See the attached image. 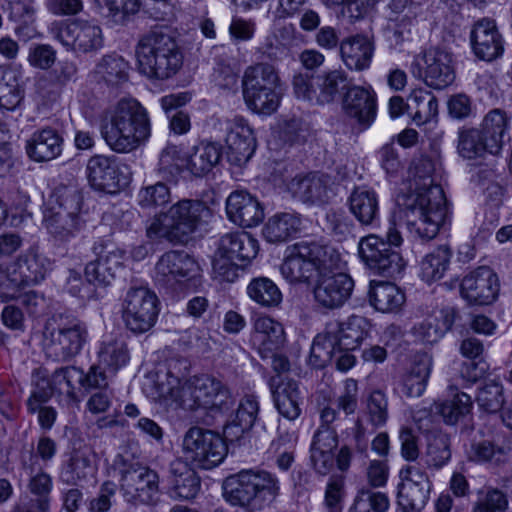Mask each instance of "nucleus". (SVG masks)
Wrapping results in <instances>:
<instances>
[{
  "label": "nucleus",
  "instance_id": "f257e3e1",
  "mask_svg": "<svg viewBox=\"0 0 512 512\" xmlns=\"http://www.w3.org/2000/svg\"><path fill=\"white\" fill-rule=\"evenodd\" d=\"M188 368V361L184 358L168 361L164 379L159 377L156 385L159 399L184 410L203 409L211 414H224L234 407L236 399L230 389L212 375H195L182 382Z\"/></svg>",
  "mask_w": 512,
  "mask_h": 512
},
{
  "label": "nucleus",
  "instance_id": "f03ea898",
  "mask_svg": "<svg viewBox=\"0 0 512 512\" xmlns=\"http://www.w3.org/2000/svg\"><path fill=\"white\" fill-rule=\"evenodd\" d=\"M100 128L106 144L116 153L135 151L151 135L148 111L136 98H121L106 110Z\"/></svg>",
  "mask_w": 512,
  "mask_h": 512
},
{
  "label": "nucleus",
  "instance_id": "7ed1b4c3",
  "mask_svg": "<svg viewBox=\"0 0 512 512\" xmlns=\"http://www.w3.org/2000/svg\"><path fill=\"white\" fill-rule=\"evenodd\" d=\"M212 218V210L202 200L183 198L154 215L146 228L151 240L185 244Z\"/></svg>",
  "mask_w": 512,
  "mask_h": 512
},
{
  "label": "nucleus",
  "instance_id": "20e7f679",
  "mask_svg": "<svg viewBox=\"0 0 512 512\" xmlns=\"http://www.w3.org/2000/svg\"><path fill=\"white\" fill-rule=\"evenodd\" d=\"M341 264V255L333 246L301 241L287 248L280 272L291 284L309 283L316 274L340 270Z\"/></svg>",
  "mask_w": 512,
  "mask_h": 512
},
{
  "label": "nucleus",
  "instance_id": "39448f33",
  "mask_svg": "<svg viewBox=\"0 0 512 512\" xmlns=\"http://www.w3.org/2000/svg\"><path fill=\"white\" fill-rule=\"evenodd\" d=\"M398 202L407 218L408 229L415 237L431 240L445 223L446 198L440 185H430L405 194Z\"/></svg>",
  "mask_w": 512,
  "mask_h": 512
},
{
  "label": "nucleus",
  "instance_id": "423d86ee",
  "mask_svg": "<svg viewBox=\"0 0 512 512\" xmlns=\"http://www.w3.org/2000/svg\"><path fill=\"white\" fill-rule=\"evenodd\" d=\"M136 57L139 72L151 79H168L183 63L179 45L163 27L141 36L136 46Z\"/></svg>",
  "mask_w": 512,
  "mask_h": 512
},
{
  "label": "nucleus",
  "instance_id": "0eeeda50",
  "mask_svg": "<svg viewBox=\"0 0 512 512\" xmlns=\"http://www.w3.org/2000/svg\"><path fill=\"white\" fill-rule=\"evenodd\" d=\"M279 492L278 478L265 470H242L227 477L223 483L225 499L248 512H257L268 507Z\"/></svg>",
  "mask_w": 512,
  "mask_h": 512
},
{
  "label": "nucleus",
  "instance_id": "6e6552de",
  "mask_svg": "<svg viewBox=\"0 0 512 512\" xmlns=\"http://www.w3.org/2000/svg\"><path fill=\"white\" fill-rule=\"evenodd\" d=\"M83 197L75 187H57L49 207L44 210L43 224L57 242H68L85 226Z\"/></svg>",
  "mask_w": 512,
  "mask_h": 512
},
{
  "label": "nucleus",
  "instance_id": "1a4fd4ad",
  "mask_svg": "<svg viewBox=\"0 0 512 512\" xmlns=\"http://www.w3.org/2000/svg\"><path fill=\"white\" fill-rule=\"evenodd\" d=\"M508 119L500 109L490 111L483 119L480 128L462 127L458 130L457 151L467 160L484 158L485 155H498L507 138Z\"/></svg>",
  "mask_w": 512,
  "mask_h": 512
},
{
  "label": "nucleus",
  "instance_id": "9d476101",
  "mask_svg": "<svg viewBox=\"0 0 512 512\" xmlns=\"http://www.w3.org/2000/svg\"><path fill=\"white\" fill-rule=\"evenodd\" d=\"M123 499L134 506L150 505L159 492L158 474L127 453L118 454L112 464Z\"/></svg>",
  "mask_w": 512,
  "mask_h": 512
},
{
  "label": "nucleus",
  "instance_id": "9b49d317",
  "mask_svg": "<svg viewBox=\"0 0 512 512\" xmlns=\"http://www.w3.org/2000/svg\"><path fill=\"white\" fill-rule=\"evenodd\" d=\"M46 356L54 361H67L78 355L88 338L85 322L72 315H54L43 333Z\"/></svg>",
  "mask_w": 512,
  "mask_h": 512
},
{
  "label": "nucleus",
  "instance_id": "f8f14e48",
  "mask_svg": "<svg viewBox=\"0 0 512 512\" xmlns=\"http://www.w3.org/2000/svg\"><path fill=\"white\" fill-rule=\"evenodd\" d=\"M222 156V147L215 142H201L186 158L176 145L166 146L159 158L158 173L169 182H177L185 166L194 176L201 177L211 171Z\"/></svg>",
  "mask_w": 512,
  "mask_h": 512
},
{
  "label": "nucleus",
  "instance_id": "ddd939ff",
  "mask_svg": "<svg viewBox=\"0 0 512 512\" xmlns=\"http://www.w3.org/2000/svg\"><path fill=\"white\" fill-rule=\"evenodd\" d=\"M401 243L400 232L391 226L387 232V242L374 234L362 237L358 243V255L373 274L396 278L404 270L405 263L401 254L391 245L397 247Z\"/></svg>",
  "mask_w": 512,
  "mask_h": 512
},
{
  "label": "nucleus",
  "instance_id": "4468645a",
  "mask_svg": "<svg viewBox=\"0 0 512 512\" xmlns=\"http://www.w3.org/2000/svg\"><path fill=\"white\" fill-rule=\"evenodd\" d=\"M183 459L194 468L209 470L222 463L227 455L223 437L212 430L190 427L182 439Z\"/></svg>",
  "mask_w": 512,
  "mask_h": 512
},
{
  "label": "nucleus",
  "instance_id": "2eb2a0df",
  "mask_svg": "<svg viewBox=\"0 0 512 512\" xmlns=\"http://www.w3.org/2000/svg\"><path fill=\"white\" fill-rule=\"evenodd\" d=\"M52 261L35 249L20 255L7 272H0V295L17 298L20 288L45 279L52 270Z\"/></svg>",
  "mask_w": 512,
  "mask_h": 512
},
{
  "label": "nucleus",
  "instance_id": "dca6fc26",
  "mask_svg": "<svg viewBox=\"0 0 512 512\" xmlns=\"http://www.w3.org/2000/svg\"><path fill=\"white\" fill-rule=\"evenodd\" d=\"M411 72L428 87L442 90L455 80L453 54L446 47L432 46L414 57Z\"/></svg>",
  "mask_w": 512,
  "mask_h": 512
},
{
  "label": "nucleus",
  "instance_id": "f3484780",
  "mask_svg": "<svg viewBox=\"0 0 512 512\" xmlns=\"http://www.w3.org/2000/svg\"><path fill=\"white\" fill-rule=\"evenodd\" d=\"M159 314L157 295L146 287L130 288L123 300L122 319L128 330L134 334L149 331Z\"/></svg>",
  "mask_w": 512,
  "mask_h": 512
},
{
  "label": "nucleus",
  "instance_id": "a211bd4d",
  "mask_svg": "<svg viewBox=\"0 0 512 512\" xmlns=\"http://www.w3.org/2000/svg\"><path fill=\"white\" fill-rule=\"evenodd\" d=\"M51 33L67 50L76 53L95 52L103 46L102 29L95 21L78 18L56 22Z\"/></svg>",
  "mask_w": 512,
  "mask_h": 512
},
{
  "label": "nucleus",
  "instance_id": "6ab92c4d",
  "mask_svg": "<svg viewBox=\"0 0 512 512\" xmlns=\"http://www.w3.org/2000/svg\"><path fill=\"white\" fill-rule=\"evenodd\" d=\"M92 250L97 258L86 265L85 278L94 287H107L124 268V252L103 240L95 242Z\"/></svg>",
  "mask_w": 512,
  "mask_h": 512
},
{
  "label": "nucleus",
  "instance_id": "aec40b11",
  "mask_svg": "<svg viewBox=\"0 0 512 512\" xmlns=\"http://www.w3.org/2000/svg\"><path fill=\"white\" fill-rule=\"evenodd\" d=\"M335 271L320 273L313 288L315 303L326 310L342 307L351 297L354 288L350 275Z\"/></svg>",
  "mask_w": 512,
  "mask_h": 512
},
{
  "label": "nucleus",
  "instance_id": "412c9836",
  "mask_svg": "<svg viewBox=\"0 0 512 512\" xmlns=\"http://www.w3.org/2000/svg\"><path fill=\"white\" fill-rule=\"evenodd\" d=\"M241 83L243 96H281L285 90L277 69L267 62L246 67Z\"/></svg>",
  "mask_w": 512,
  "mask_h": 512
},
{
  "label": "nucleus",
  "instance_id": "4be33fe9",
  "mask_svg": "<svg viewBox=\"0 0 512 512\" xmlns=\"http://www.w3.org/2000/svg\"><path fill=\"white\" fill-rule=\"evenodd\" d=\"M20 477L27 479V489L35 496L26 505L35 507L42 512L50 509V493L52 490V477L41 467L38 457L29 452L22 457Z\"/></svg>",
  "mask_w": 512,
  "mask_h": 512
},
{
  "label": "nucleus",
  "instance_id": "5701e85b",
  "mask_svg": "<svg viewBox=\"0 0 512 512\" xmlns=\"http://www.w3.org/2000/svg\"><path fill=\"white\" fill-rule=\"evenodd\" d=\"M198 271V263L185 251H168L155 265L156 280L166 286L190 280Z\"/></svg>",
  "mask_w": 512,
  "mask_h": 512
},
{
  "label": "nucleus",
  "instance_id": "b1692460",
  "mask_svg": "<svg viewBox=\"0 0 512 512\" xmlns=\"http://www.w3.org/2000/svg\"><path fill=\"white\" fill-rule=\"evenodd\" d=\"M499 287L498 277L493 270L481 266L463 278L460 291L471 304L489 305L496 300Z\"/></svg>",
  "mask_w": 512,
  "mask_h": 512
},
{
  "label": "nucleus",
  "instance_id": "393cba45",
  "mask_svg": "<svg viewBox=\"0 0 512 512\" xmlns=\"http://www.w3.org/2000/svg\"><path fill=\"white\" fill-rule=\"evenodd\" d=\"M388 8L387 39L390 46L397 47L409 38L420 6L414 0H390Z\"/></svg>",
  "mask_w": 512,
  "mask_h": 512
},
{
  "label": "nucleus",
  "instance_id": "a878e982",
  "mask_svg": "<svg viewBox=\"0 0 512 512\" xmlns=\"http://www.w3.org/2000/svg\"><path fill=\"white\" fill-rule=\"evenodd\" d=\"M289 187L294 196L311 205L327 204L335 196L332 177L319 172L296 176Z\"/></svg>",
  "mask_w": 512,
  "mask_h": 512
},
{
  "label": "nucleus",
  "instance_id": "bb28decb",
  "mask_svg": "<svg viewBox=\"0 0 512 512\" xmlns=\"http://www.w3.org/2000/svg\"><path fill=\"white\" fill-rule=\"evenodd\" d=\"M130 66L123 57L111 54L104 56L97 64L95 78L101 93L117 94L126 92L129 86ZM127 93H130L127 91Z\"/></svg>",
  "mask_w": 512,
  "mask_h": 512
},
{
  "label": "nucleus",
  "instance_id": "cd10ccee",
  "mask_svg": "<svg viewBox=\"0 0 512 512\" xmlns=\"http://www.w3.org/2000/svg\"><path fill=\"white\" fill-rule=\"evenodd\" d=\"M470 41L473 53L483 61H493L504 52V40L491 19L483 18L474 24Z\"/></svg>",
  "mask_w": 512,
  "mask_h": 512
},
{
  "label": "nucleus",
  "instance_id": "c85d7f7f",
  "mask_svg": "<svg viewBox=\"0 0 512 512\" xmlns=\"http://www.w3.org/2000/svg\"><path fill=\"white\" fill-rule=\"evenodd\" d=\"M86 171L90 185L98 191L114 194L127 184L115 161L103 155L91 157Z\"/></svg>",
  "mask_w": 512,
  "mask_h": 512
},
{
  "label": "nucleus",
  "instance_id": "c756f323",
  "mask_svg": "<svg viewBox=\"0 0 512 512\" xmlns=\"http://www.w3.org/2000/svg\"><path fill=\"white\" fill-rule=\"evenodd\" d=\"M228 218L235 224L250 228L264 219V209L258 199L245 191H234L226 200Z\"/></svg>",
  "mask_w": 512,
  "mask_h": 512
},
{
  "label": "nucleus",
  "instance_id": "7c9ffc66",
  "mask_svg": "<svg viewBox=\"0 0 512 512\" xmlns=\"http://www.w3.org/2000/svg\"><path fill=\"white\" fill-rule=\"evenodd\" d=\"M285 332L281 323L269 316L254 320L251 342L262 359H268L285 343Z\"/></svg>",
  "mask_w": 512,
  "mask_h": 512
},
{
  "label": "nucleus",
  "instance_id": "2f4dec72",
  "mask_svg": "<svg viewBox=\"0 0 512 512\" xmlns=\"http://www.w3.org/2000/svg\"><path fill=\"white\" fill-rule=\"evenodd\" d=\"M216 252L246 266L256 258L259 252V243L247 232H229L220 237Z\"/></svg>",
  "mask_w": 512,
  "mask_h": 512
},
{
  "label": "nucleus",
  "instance_id": "473e14b6",
  "mask_svg": "<svg viewBox=\"0 0 512 512\" xmlns=\"http://www.w3.org/2000/svg\"><path fill=\"white\" fill-rule=\"evenodd\" d=\"M259 413V402L254 395H245L237 410L224 426V436L230 441H239L254 426Z\"/></svg>",
  "mask_w": 512,
  "mask_h": 512
},
{
  "label": "nucleus",
  "instance_id": "72a5a7b5",
  "mask_svg": "<svg viewBox=\"0 0 512 512\" xmlns=\"http://www.w3.org/2000/svg\"><path fill=\"white\" fill-rule=\"evenodd\" d=\"M62 148L63 137L57 130L50 127L34 132L26 143L27 155L36 162L57 158Z\"/></svg>",
  "mask_w": 512,
  "mask_h": 512
},
{
  "label": "nucleus",
  "instance_id": "f704fd0d",
  "mask_svg": "<svg viewBox=\"0 0 512 512\" xmlns=\"http://www.w3.org/2000/svg\"><path fill=\"white\" fill-rule=\"evenodd\" d=\"M171 490L175 497L190 500L196 497L201 488V480L195 468L184 459L171 462L169 468Z\"/></svg>",
  "mask_w": 512,
  "mask_h": 512
},
{
  "label": "nucleus",
  "instance_id": "c9c22d12",
  "mask_svg": "<svg viewBox=\"0 0 512 512\" xmlns=\"http://www.w3.org/2000/svg\"><path fill=\"white\" fill-rule=\"evenodd\" d=\"M228 161L236 166L246 164L256 150V138L248 125H235L226 137Z\"/></svg>",
  "mask_w": 512,
  "mask_h": 512
},
{
  "label": "nucleus",
  "instance_id": "e433bc0d",
  "mask_svg": "<svg viewBox=\"0 0 512 512\" xmlns=\"http://www.w3.org/2000/svg\"><path fill=\"white\" fill-rule=\"evenodd\" d=\"M432 369V357L426 353L414 357L410 369L402 376L398 389L408 398L420 397L427 385Z\"/></svg>",
  "mask_w": 512,
  "mask_h": 512
},
{
  "label": "nucleus",
  "instance_id": "4c0bfd02",
  "mask_svg": "<svg viewBox=\"0 0 512 512\" xmlns=\"http://www.w3.org/2000/svg\"><path fill=\"white\" fill-rule=\"evenodd\" d=\"M349 210L363 226H372L379 219L377 193L369 187H355L348 198Z\"/></svg>",
  "mask_w": 512,
  "mask_h": 512
},
{
  "label": "nucleus",
  "instance_id": "58836bf2",
  "mask_svg": "<svg viewBox=\"0 0 512 512\" xmlns=\"http://www.w3.org/2000/svg\"><path fill=\"white\" fill-rule=\"evenodd\" d=\"M270 387L278 412L288 420L298 418L301 413L298 383L288 378L277 383L275 378H271Z\"/></svg>",
  "mask_w": 512,
  "mask_h": 512
},
{
  "label": "nucleus",
  "instance_id": "ea45409f",
  "mask_svg": "<svg viewBox=\"0 0 512 512\" xmlns=\"http://www.w3.org/2000/svg\"><path fill=\"white\" fill-rule=\"evenodd\" d=\"M373 51L372 42L363 35L349 37L340 44L342 60L351 70L361 71L368 68Z\"/></svg>",
  "mask_w": 512,
  "mask_h": 512
},
{
  "label": "nucleus",
  "instance_id": "a19ab883",
  "mask_svg": "<svg viewBox=\"0 0 512 512\" xmlns=\"http://www.w3.org/2000/svg\"><path fill=\"white\" fill-rule=\"evenodd\" d=\"M371 324L367 318L352 315L345 322L339 323L334 342L336 346L345 350L357 349L367 337Z\"/></svg>",
  "mask_w": 512,
  "mask_h": 512
},
{
  "label": "nucleus",
  "instance_id": "79ce46f5",
  "mask_svg": "<svg viewBox=\"0 0 512 512\" xmlns=\"http://www.w3.org/2000/svg\"><path fill=\"white\" fill-rule=\"evenodd\" d=\"M369 301L376 310L391 313L400 310L405 302V295L393 283L371 282Z\"/></svg>",
  "mask_w": 512,
  "mask_h": 512
},
{
  "label": "nucleus",
  "instance_id": "37998d69",
  "mask_svg": "<svg viewBox=\"0 0 512 512\" xmlns=\"http://www.w3.org/2000/svg\"><path fill=\"white\" fill-rule=\"evenodd\" d=\"M300 225V218L293 213L276 214L265 224L263 235L270 243L284 242L300 230Z\"/></svg>",
  "mask_w": 512,
  "mask_h": 512
},
{
  "label": "nucleus",
  "instance_id": "c03bdc74",
  "mask_svg": "<svg viewBox=\"0 0 512 512\" xmlns=\"http://www.w3.org/2000/svg\"><path fill=\"white\" fill-rule=\"evenodd\" d=\"M471 409V397L464 392L456 393L452 398L434 402L431 406V412L440 415L448 425L456 424L467 416Z\"/></svg>",
  "mask_w": 512,
  "mask_h": 512
},
{
  "label": "nucleus",
  "instance_id": "a18cd8bd",
  "mask_svg": "<svg viewBox=\"0 0 512 512\" xmlns=\"http://www.w3.org/2000/svg\"><path fill=\"white\" fill-rule=\"evenodd\" d=\"M322 91L329 96H371V93H374L370 86L353 85L340 70L330 71L324 76Z\"/></svg>",
  "mask_w": 512,
  "mask_h": 512
},
{
  "label": "nucleus",
  "instance_id": "49530a36",
  "mask_svg": "<svg viewBox=\"0 0 512 512\" xmlns=\"http://www.w3.org/2000/svg\"><path fill=\"white\" fill-rule=\"evenodd\" d=\"M310 136V125L300 118L280 121L273 131L274 139L280 142L276 148L282 145L303 144Z\"/></svg>",
  "mask_w": 512,
  "mask_h": 512
},
{
  "label": "nucleus",
  "instance_id": "de8ad7c7",
  "mask_svg": "<svg viewBox=\"0 0 512 512\" xmlns=\"http://www.w3.org/2000/svg\"><path fill=\"white\" fill-rule=\"evenodd\" d=\"M248 296L264 308L278 307L282 302V293L279 287L267 277H257L247 286Z\"/></svg>",
  "mask_w": 512,
  "mask_h": 512
},
{
  "label": "nucleus",
  "instance_id": "09e8293b",
  "mask_svg": "<svg viewBox=\"0 0 512 512\" xmlns=\"http://www.w3.org/2000/svg\"><path fill=\"white\" fill-rule=\"evenodd\" d=\"M452 252L446 245L439 246L427 254L421 262V277L431 283L440 280L447 271Z\"/></svg>",
  "mask_w": 512,
  "mask_h": 512
},
{
  "label": "nucleus",
  "instance_id": "8fccbe9b",
  "mask_svg": "<svg viewBox=\"0 0 512 512\" xmlns=\"http://www.w3.org/2000/svg\"><path fill=\"white\" fill-rule=\"evenodd\" d=\"M425 463L428 467L439 469L451 458L450 437L441 431H433L427 436Z\"/></svg>",
  "mask_w": 512,
  "mask_h": 512
},
{
  "label": "nucleus",
  "instance_id": "3c124183",
  "mask_svg": "<svg viewBox=\"0 0 512 512\" xmlns=\"http://www.w3.org/2000/svg\"><path fill=\"white\" fill-rule=\"evenodd\" d=\"M430 491L431 488L399 483L397 504L403 512H421L429 500Z\"/></svg>",
  "mask_w": 512,
  "mask_h": 512
},
{
  "label": "nucleus",
  "instance_id": "603ef678",
  "mask_svg": "<svg viewBox=\"0 0 512 512\" xmlns=\"http://www.w3.org/2000/svg\"><path fill=\"white\" fill-rule=\"evenodd\" d=\"M144 185L137 193L138 205L143 209H156L171 203L172 194L165 179Z\"/></svg>",
  "mask_w": 512,
  "mask_h": 512
},
{
  "label": "nucleus",
  "instance_id": "864d4df0",
  "mask_svg": "<svg viewBox=\"0 0 512 512\" xmlns=\"http://www.w3.org/2000/svg\"><path fill=\"white\" fill-rule=\"evenodd\" d=\"M389 507L390 500L385 493L362 488L354 497L348 512H387Z\"/></svg>",
  "mask_w": 512,
  "mask_h": 512
},
{
  "label": "nucleus",
  "instance_id": "5fc2aeb1",
  "mask_svg": "<svg viewBox=\"0 0 512 512\" xmlns=\"http://www.w3.org/2000/svg\"><path fill=\"white\" fill-rule=\"evenodd\" d=\"M99 363L114 375L129 359L128 349L123 341H110L103 343L99 353Z\"/></svg>",
  "mask_w": 512,
  "mask_h": 512
},
{
  "label": "nucleus",
  "instance_id": "6e6d98bb",
  "mask_svg": "<svg viewBox=\"0 0 512 512\" xmlns=\"http://www.w3.org/2000/svg\"><path fill=\"white\" fill-rule=\"evenodd\" d=\"M342 108L345 113L368 127L376 115L375 98H343Z\"/></svg>",
  "mask_w": 512,
  "mask_h": 512
},
{
  "label": "nucleus",
  "instance_id": "4d7b16f0",
  "mask_svg": "<svg viewBox=\"0 0 512 512\" xmlns=\"http://www.w3.org/2000/svg\"><path fill=\"white\" fill-rule=\"evenodd\" d=\"M187 98H162L161 106L170 119V129L175 134H184L190 129V117L181 110L186 105Z\"/></svg>",
  "mask_w": 512,
  "mask_h": 512
},
{
  "label": "nucleus",
  "instance_id": "13d9d810",
  "mask_svg": "<svg viewBox=\"0 0 512 512\" xmlns=\"http://www.w3.org/2000/svg\"><path fill=\"white\" fill-rule=\"evenodd\" d=\"M33 390L27 400V409L35 410L38 402H47L55 393L52 380L46 369L38 368L32 373Z\"/></svg>",
  "mask_w": 512,
  "mask_h": 512
},
{
  "label": "nucleus",
  "instance_id": "bf43d9fd",
  "mask_svg": "<svg viewBox=\"0 0 512 512\" xmlns=\"http://www.w3.org/2000/svg\"><path fill=\"white\" fill-rule=\"evenodd\" d=\"M476 402L482 410L488 413L498 412L504 404L502 385L494 380L485 382V384L479 388Z\"/></svg>",
  "mask_w": 512,
  "mask_h": 512
},
{
  "label": "nucleus",
  "instance_id": "052dcab7",
  "mask_svg": "<svg viewBox=\"0 0 512 512\" xmlns=\"http://www.w3.org/2000/svg\"><path fill=\"white\" fill-rule=\"evenodd\" d=\"M336 353L333 339L317 336L311 346L308 364L314 369H323L329 364Z\"/></svg>",
  "mask_w": 512,
  "mask_h": 512
},
{
  "label": "nucleus",
  "instance_id": "680f3d73",
  "mask_svg": "<svg viewBox=\"0 0 512 512\" xmlns=\"http://www.w3.org/2000/svg\"><path fill=\"white\" fill-rule=\"evenodd\" d=\"M55 393L68 397L74 394V384L83 380V371L76 367H65L55 370L51 376Z\"/></svg>",
  "mask_w": 512,
  "mask_h": 512
},
{
  "label": "nucleus",
  "instance_id": "e2e57ef3",
  "mask_svg": "<svg viewBox=\"0 0 512 512\" xmlns=\"http://www.w3.org/2000/svg\"><path fill=\"white\" fill-rule=\"evenodd\" d=\"M34 0H1L0 9L10 20L28 25L35 19Z\"/></svg>",
  "mask_w": 512,
  "mask_h": 512
},
{
  "label": "nucleus",
  "instance_id": "0e129e2a",
  "mask_svg": "<svg viewBox=\"0 0 512 512\" xmlns=\"http://www.w3.org/2000/svg\"><path fill=\"white\" fill-rule=\"evenodd\" d=\"M239 267H243L237 260L215 253L212 262L213 277L219 282L233 283L239 276Z\"/></svg>",
  "mask_w": 512,
  "mask_h": 512
},
{
  "label": "nucleus",
  "instance_id": "69168bd1",
  "mask_svg": "<svg viewBox=\"0 0 512 512\" xmlns=\"http://www.w3.org/2000/svg\"><path fill=\"white\" fill-rule=\"evenodd\" d=\"M64 289L73 297L80 299H91L94 297L95 290L93 283L82 279V275L75 269H69L65 280Z\"/></svg>",
  "mask_w": 512,
  "mask_h": 512
},
{
  "label": "nucleus",
  "instance_id": "338daca9",
  "mask_svg": "<svg viewBox=\"0 0 512 512\" xmlns=\"http://www.w3.org/2000/svg\"><path fill=\"white\" fill-rule=\"evenodd\" d=\"M367 410L370 422L374 426H382L388 418V401L380 390L373 391L367 399Z\"/></svg>",
  "mask_w": 512,
  "mask_h": 512
},
{
  "label": "nucleus",
  "instance_id": "774afa93",
  "mask_svg": "<svg viewBox=\"0 0 512 512\" xmlns=\"http://www.w3.org/2000/svg\"><path fill=\"white\" fill-rule=\"evenodd\" d=\"M507 509V496L498 489H490L485 497L475 504L473 512H506Z\"/></svg>",
  "mask_w": 512,
  "mask_h": 512
}]
</instances>
